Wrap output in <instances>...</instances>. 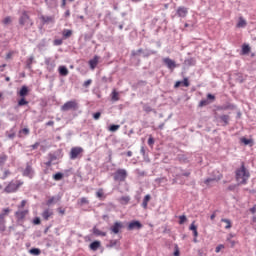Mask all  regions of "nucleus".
<instances>
[{
  "instance_id": "7c9ffc66",
  "label": "nucleus",
  "mask_w": 256,
  "mask_h": 256,
  "mask_svg": "<svg viewBox=\"0 0 256 256\" xmlns=\"http://www.w3.org/2000/svg\"><path fill=\"white\" fill-rule=\"evenodd\" d=\"M111 100H112V102L119 101V93L115 89H113V91L111 93Z\"/></svg>"
},
{
  "instance_id": "393cba45",
  "label": "nucleus",
  "mask_w": 256,
  "mask_h": 256,
  "mask_svg": "<svg viewBox=\"0 0 256 256\" xmlns=\"http://www.w3.org/2000/svg\"><path fill=\"white\" fill-rule=\"evenodd\" d=\"M219 119L222 123H224V126L229 125L230 116L227 114L219 116Z\"/></svg>"
},
{
  "instance_id": "a878e982",
  "label": "nucleus",
  "mask_w": 256,
  "mask_h": 256,
  "mask_svg": "<svg viewBox=\"0 0 256 256\" xmlns=\"http://www.w3.org/2000/svg\"><path fill=\"white\" fill-rule=\"evenodd\" d=\"M250 51H251V48H250L249 44H243V45H242L241 54H242L243 56L248 55V54L250 53Z\"/></svg>"
},
{
  "instance_id": "ddd939ff",
  "label": "nucleus",
  "mask_w": 256,
  "mask_h": 256,
  "mask_svg": "<svg viewBox=\"0 0 256 256\" xmlns=\"http://www.w3.org/2000/svg\"><path fill=\"white\" fill-rule=\"evenodd\" d=\"M188 15V8L185 6H179L176 11V16L178 18L184 19Z\"/></svg>"
},
{
  "instance_id": "6ab92c4d",
  "label": "nucleus",
  "mask_w": 256,
  "mask_h": 256,
  "mask_svg": "<svg viewBox=\"0 0 256 256\" xmlns=\"http://www.w3.org/2000/svg\"><path fill=\"white\" fill-rule=\"evenodd\" d=\"M99 62V57L95 55L93 59L89 60V67L91 70H94L97 67V64Z\"/></svg>"
},
{
  "instance_id": "39448f33",
  "label": "nucleus",
  "mask_w": 256,
  "mask_h": 256,
  "mask_svg": "<svg viewBox=\"0 0 256 256\" xmlns=\"http://www.w3.org/2000/svg\"><path fill=\"white\" fill-rule=\"evenodd\" d=\"M19 25L20 26H26L27 28L33 27V21L31 20V17H29V14H27V11H23L22 15L19 18Z\"/></svg>"
},
{
  "instance_id": "603ef678",
  "label": "nucleus",
  "mask_w": 256,
  "mask_h": 256,
  "mask_svg": "<svg viewBox=\"0 0 256 256\" xmlns=\"http://www.w3.org/2000/svg\"><path fill=\"white\" fill-rule=\"evenodd\" d=\"M187 221L186 215L179 216V224L183 225Z\"/></svg>"
},
{
  "instance_id": "b1692460",
  "label": "nucleus",
  "mask_w": 256,
  "mask_h": 256,
  "mask_svg": "<svg viewBox=\"0 0 256 256\" xmlns=\"http://www.w3.org/2000/svg\"><path fill=\"white\" fill-rule=\"evenodd\" d=\"M100 245H101V244H100V241L95 240V241H93V242L90 243L89 248H90L92 251H97V250L99 249Z\"/></svg>"
},
{
  "instance_id": "a19ab883",
  "label": "nucleus",
  "mask_w": 256,
  "mask_h": 256,
  "mask_svg": "<svg viewBox=\"0 0 256 256\" xmlns=\"http://www.w3.org/2000/svg\"><path fill=\"white\" fill-rule=\"evenodd\" d=\"M221 222L226 223L225 229L228 230L232 227L230 219L222 218Z\"/></svg>"
},
{
  "instance_id": "2eb2a0df",
  "label": "nucleus",
  "mask_w": 256,
  "mask_h": 256,
  "mask_svg": "<svg viewBox=\"0 0 256 256\" xmlns=\"http://www.w3.org/2000/svg\"><path fill=\"white\" fill-rule=\"evenodd\" d=\"M44 63L47 66L48 72L52 73L55 70V61H52L50 57H46Z\"/></svg>"
},
{
  "instance_id": "49530a36",
  "label": "nucleus",
  "mask_w": 256,
  "mask_h": 256,
  "mask_svg": "<svg viewBox=\"0 0 256 256\" xmlns=\"http://www.w3.org/2000/svg\"><path fill=\"white\" fill-rule=\"evenodd\" d=\"M239 182L238 184H231L228 186L227 190L230 191V192H235V190L237 189V187H239Z\"/></svg>"
},
{
  "instance_id": "9b49d317",
  "label": "nucleus",
  "mask_w": 256,
  "mask_h": 256,
  "mask_svg": "<svg viewBox=\"0 0 256 256\" xmlns=\"http://www.w3.org/2000/svg\"><path fill=\"white\" fill-rule=\"evenodd\" d=\"M48 158L50 159V162H52V163L63 158V150L58 149L55 152L48 153Z\"/></svg>"
},
{
  "instance_id": "c03bdc74",
  "label": "nucleus",
  "mask_w": 256,
  "mask_h": 256,
  "mask_svg": "<svg viewBox=\"0 0 256 256\" xmlns=\"http://www.w3.org/2000/svg\"><path fill=\"white\" fill-rule=\"evenodd\" d=\"M178 160L180 163H183V164L189 163V160L185 155H179Z\"/></svg>"
},
{
  "instance_id": "bf43d9fd",
  "label": "nucleus",
  "mask_w": 256,
  "mask_h": 256,
  "mask_svg": "<svg viewBox=\"0 0 256 256\" xmlns=\"http://www.w3.org/2000/svg\"><path fill=\"white\" fill-rule=\"evenodd\" d=\"M40 145H41L40 142H35L34 144L30 145V148H31L32 150H37Z\"/></svg>"
},
{
  "instance_id": "dca6fc26",
  "label": "nucleus",
  "mask_w": 256,
  "mask_h": 256,
  "mask_svg": "<svg viewBox=\"0 0 256 256\" xmlns=\"http://www.w3.org/2000/svg\"><path fill=\"white\" fill-rule=\"evenodd\" d=\"M10 213H11V208L9 207L3 208L2 212L0 213V222H7L5 217L9 216Z\"/></svg>"
},
{
  "instance_id": "5fc2aeb1",
  "label": "nucleus",
  "mask_w": 256,
  "mask_h": 256,
  "mask_svg": "<svg viewBox=\"0 0 256 256\" xmlns=\"http://www.w3.org/2000/svg\"><path fill=\"white\" fill-rule=\"evenodd\" d=\"M29 128H23L19 131V134H24L25 136H29Z\"/></svg>"
},
{
  "instance_id": "3c124183",
  "label": "nucleus",
  "mask_w": 256,
  "mask_h": 256,
  "mask_svg": "<svg viewBox=\"0 0 256 256\" xmlns=\"http://www.w3.org/2000/svg\"><path fill=\"white\" fill-rule=\"evenodd\" d=\"M2 23L7 26L11 24V16H7L4 18V20L2 21Z\"/></svg>"
},
{
  "instance_id": "f257e3e1",
  "label": "nucleus",
  "mask_w": 256,
  "mask_h": 256,
  "mask_svg": "<svg viewBox=\"0 0 256 256\" xmlns=\"http://www.w3.org/2000/svg\"><path fill=\"white\" fill-rule=\"evenodd\" d=\"M249 178L250 173L246 170L244 162H242L241 167L236 170V181L239 185H246Z\"/></svg>"
},
{
  "instance_id": "e433bc0d",
  "label": "nucleus",
  "mask_w": 256,
  "mask_h": 256,
  "mask_svg": "<svg viewBox=\"0 0 256 256\" xmlns=\"http://www.w3.org/2000/svg\"><path fill=\"white\" fill-rule=\"evenodd\" d=\"M29 105V101L25 99V97H21V99L18 101V107H23Z\"/></svg>"
},
{
  "instance_id": "0e129e2a",
  "label": "nucleus",
  "mask_w": 256,
  "mask_h": 256,
  "mask_svg": "<svg viewBox=\"0 0 256 256\" xmlns=\"http://www.w3.org/2000/svg\"><path fill=\"white\" fill-rule=\"evenodd\" d=\"M154 143H155L154 138L152 136H150L148 139V146L152 147L154 145Z\"/></svg>"
},
{
  "instance_id": "20e7f679",
  "label": "nucleus",
  "mask_w": 256,
  "mask_h": 256,
  "mask_svg": "<svg viewBox=\"0 0 256 256\" xmlns=\"http://www.w3.org/2000/svg\"><path fill=\"white\" fill-rule=\"evenodd\" d=\"M173 173L175 174V179L179 180L182 177L189 178L192 170L191 169H183L182 167H174Z\"/></svg>"
},
{
  "instance_id": "4468645a",
  "label": "nucleus",
  "mask_w": 256,
  "mask_h": 256,
  "mask_svg": "<svg viewBox=\"0 0 256 256\" xmlns=\"http://www.w3.org/2000/svg\"><path fill=\"white\" fill-rule=\"evenodd\" d=\"M123 229V224L120 221L114 222V225L110 227V231L114 234H118Z\"/></svg>"
},
{
  "instance_id": "0eeeda50",
  "label": "nucleus",
  "mask_w": 256,
  "mask_h": 256,
  "mask_svg": "<svg viewBox=\"0 0 256 256\" xmlns=\"http://www.w3.org/2000/svg\"><path fill=\"white\" fill-rule=\"evenodd\" d=\"M84 149L80 146L72 147L69 153L70 160L74 161L76 159L81 158Z\"/></svg>"
},
{
  "instance_id": "423d86ee",
  "label": "nucleus",
  "mask_w": 256,
  "mask_h": 256,
  "mask_svg": "<svg viewBox=\"0 0 256 256\" xmlns=\"http://www.w3.org/2000/svg\"><path fill=\"white\" fill-rule=\"evenodd\" d=\"M78 109H79V105L76 102V100L67 101L61 106L62 112L77 111Z\"/></svg>"
},
{
  "instance_id": "1a4fd4ad",
  "label": "nucleus",
  "mask_w": 256,
  "mask_h": 256,
  "mask_svg": "<svg viewBox=\"0 0 256 256\" xmlns=\"http://www.w3.org/2000/svg\"><path fill=\"white\" fill-rule=\"evenodd\" d=\"M23 177H27L29 179H33L35 177V170L31 164L27 163L26 168L22 172Z\"/></svg>"
},
{
  "instance_id": "a18cd8bd",
  "label": "nucleus",
  "mask_w": 256,
  "mask_h": 256,
  "mask_svg": "<svg viewBox=\"0 0 256 256\" xmlns=\"http://www.w3.org/2000/svg\"><path fill=\"white\" fill-rule=\"evenodd\" d=\"M78 204H79L80 206L88 205V204H89V200H88L86 197H81V198H80V202H78Z\"/></svg>"
},
{
  "instance_id": "4c0bfd02",
  "label": "nucleus",
  "mask_w": 256,
  "mask_h": 256,
  "mask_svg": "<svg viewBox=\"0 0 256 256\" xmlns=\"http://www.w3.org/2000/svg\"><path fill=\"white\" fill-rule=\"evenodd\" d=\"M241 143H243L245 146H248L250 144H253V139H248L246 137L241 138Z\"/></svg>"
},
{
  "instance_id": "37998d69",
  "label": "nucleus",
  "mask_w": 256,
  "mask_h": 256,
  "mask_svg": "<svg viewBox=\"0 0 256 256\" xmlns=\"http://www.w3.org/2000/svg\"><path fill=\"white\" fill-rule=\"evenodd\" d=\"M11 171L9 169H6L3 173V175L0 177L1 180L5 181L10 176Z\"/></svg>"
},
{
  "instance_id": "79ce46f5",
  "label": "nucleus",
  "mask_w": 256,
  "mask_h": 256,
  "mask_svg": "<svg viewBox=\"0 0 256 256\" xmlns=\"http://www.w3.org/2000/svg\"><path fill=\"white\" fill-rule=\"evenodd\" d=\"M143 53H144L143 49L140 48V49H138V50H132V51H131V56H132V57H136V56H139V54H143Z\"/></svg>"
},
{
  "instance_id": "6e6552de",
  "label": "nucleus",
  "mask_w": 256,
  "mask_h": 256,
  "mask_svg": "<svg viewBox=\"0 0 256 256\" xmlns=\"http://www.w3.org/2000/svg\"><path fill=\"white\" fill-rule=\"evenodd\" d=\"M29 214V210H18L15 212L16 222L21 226L25 222V217Z\"/></svg>"
},
{
  "instance_id": "6e6d98bb",
  "label": "nucleus",
  "mask_w": 256,
  "mask_h": 256,
  "mask_svg": "<svg viewBox=\"0 0 256 256\" xmlns=\"http://www.w3.org/2000/svg\"><path fill=\"white\" fill-rule=\"evenodd\" d=\"M235 109V105L233 104H229L225 107H221V110H234Z\"/></svg>"
},
{
  "instance_id": "cd10ccee",
  "label": "nucleus",
  "mask_w": 256,
  "mask_h": 256,
  "mask_svg": "<svg viewBox=\"0 0 256 256\" xmlns=\"http://www.w3.org/2000/svg\"><path fill=\"white\" fill-rule=\"evenodd\" d=\"M246 25H247L246 20L243 17H239V21L237 23V28L238 29H243V28L246 27Z\"/></svg>"
},
{
  "instance_id": "13d9d810",
  "label": "nucleus",
  "mask_w": 256,
  "mask_h": 256,
  "mask_svg": "<svg viewBox=\"0 0 256 256\" xmlns=\"http://www.w3.org/2000/svg\"><path fill=\"white\" fill-rule=\"evenodd\" d=\"M55 203V196H52L46 201L47 206H51V204Z\"/></svg>"
},
{
  "instance_id": "5701e85b",
  "label": "nucleus",
  "mask_w": 256,
  "mask_h": 256,
  "mask_svg": "<svg viewBox=\"0 0 256 256\" xmlns=\"http://www.w3.org/2000/svg\"><path fill=\"white\" fill-rule=\"evenodd\" d=\"M7 160H9V156L5 153L0 154V167L5 166L7 163Z\"/></svg>"
},
{
  "instance_id": "c756f323",
  "label": "nucleus",
  "mask_w": 256,
  "mask_h": 256,
  "mask_svg": "<svg viewBox=\"0 0 256 256\" xmlns=\"http://www.w3.org/2000/svg\"><path fill=\"white\" fill-rule=\"evenodd\" d=\"M63 177H65V174H64V173H62V172H57V173H55V174L53 175V180L58 182V181L63 180Z\"/></svg>"
},
{
  "instance_id": "4d7b16f0",
  "label": "nucleus",
  "mask_w": 256,
  "mask_h": 256,
  "mask_svg": "<svg viewBox=\"0 0 256 256\" xmlns=\"http://www.w3.org/2000/svg\"><path fill=\"white\" fill-rule=\"evenodd\" d=\"M208 104H209L208 100L203 99V100L200 101L199 107L202 108V107L207 106Z\"/></svg>"
},
{
  "instance_id": "2f4dec72",
  "label": "nucleus",
  "mask_w": 256,
  "mask_h": 256,
  "mask_svg": "<svg viewBox=\"0 0 256 256\" xmlns=\"http://www.w3.org/2000/svg\"><path fill=\"white\" fill-rule=\"evenodd\" d=\"M29 253L31 254V255H33V256H39V255H41V249L40 248H31L30 250H29Z\"/></svg>"
},
{
  "instance_id": "9d476101",
  "label": "nucleus",
  "mask_w": 256,
  "mask_h": 256,
  "mask_svg": "<svg viewBox=\"0 0 256 256\" xmlns=\"http://www.w3.org/2000/svg\"><path fill=\"white\" fill-rule=\"evenodd\" d=\"M143 228V224L139 220H132L127 225L128 231L140 230Z\"/></svg>"
},
{
  "instance_id": "72a5a7b5",
  "label": "nucleus",
  "mask_w": 256,
  "mask_h": 256,
  "mask_svg": "<svg viewBox=\"0 0 256 256\" xmlns=\"http://www.w3.org/2000/svg\"><path fill=\"white\" fill-rule=\"evenodd\" d=\"M189 229H190L191 231H193V236H194L195 238H197V236H198L197 226L195 225V222H194V221H193L192 224L190 225Z\"/></svg>"
},
{
  "instance_id": "8fccbe9b",
  "label": "nucleus",
  "mask_w": 256,
  "mask_h": 256,
  "mask_svg": "<svg viewBox=\"0 0 256 256\" xmlns=\"http://www.w3.org/2000/svg\"><path fill=\"white\" fill-rule=\"evenodd\" d=\"M53 45L56 46V47H59V46L63 45V39H55L53 41Z\"/></svg>"
},
{
  "instance_id": "69168bd1",
  "label": "nucleus",
  "mask_w": 256,
  "mask_h": 256,
  "mask_svg": "<svg viewBox=\"0 0 256 256\" xmlns=\"http://www.w3.org/2000/svg\"><path fill=\"white\" fill-rule=\"evenodd\" d=\"M100 117H101V113H100V112H95V113L93 114V119H94L95 121L99 120Z\"/></svg>"
},
{
  "instance_id": "58836bf2",
  "label": "nucleus",
  "mask_w": 256,
  "mask_h": 256,
  "mask_svg": "<svg viewBox=\"0 0 256 256\" xmlns=\"http://www.w3.org/2000/svg\"><path fill=\"white\" fill-rule=\"evenodd\" d=\"M7 221H0V233L3 234L7 230Z\"/></svg>"
},
{
  "instance_id": "774afa93",
  "label": "nucleus",
  "mask_w": 256,
  "mask_h": 256,
  "mask_svg": "<svg viewBox=\"0 0 256 256\" xmlns=\"http://www.w3.org/2000/svg\"><path fill=\"white\" fill-rule=\"evenodd\" d=\"M174 256H180V251L178 249V245L175 246Z\"/></svg>"
},
{
  "instance_id": "ea45409f",
  "label": "nucleus",
  "mask_w": 256,
  "mask_h": 256,
  "mask_svg": "<svg viewBox=\"0 0 256 256\" xmlns=\"http://www.w3.org/2000/svg\"><path fill=\"white\" fill-rule=\"evenodd\" d=\"M217 182V178L215 177H209L205 179L204 184L209 186L211 183Z\"/></svg>"
},
{
  "instance_id": "c85d7f7f",
  "label": "nucleus",
  "mask_w": 256,
  "mask_h": 256,
  "mask_svg": "<svg viewBox=\"0 0 256 256\" xmlns=\"http://www.w3.org/2000/svg\"><path fill=\"white\" fill-rule=\"evenodd\" d=\"M150 199H151V195L150 194L145 195V197L143 198V202L141 204L143 209H147L148 202L150 201Z\"/></svg>"
},
{
  "instance_id": "412c9836",
  "label": "nucleus",
  "mask_w": 256,
  "mask_h": 256,
  "mask_svg": "<svg viewBox=\"0 0 256 256\" xmlns=\"http://www.w3.org/2000/svg\"><path fill=\"white\" fill-rule=\"evenodd\" d=\"M93 235L96 237H106L107 233L99 230L96 226L92 229Z\"/></svg>"
},
{
  "instance_id": "473e14b6",
  "label": "nucleus",
  "mask_w": 256,
  "mask_h": 256,
  "mask_svg": "<svg viewBox=\"0 0 256 256\" xmlns=\"http://www.w3.org/2000/svg\"><path fill=\"white\" fill-rule=\"evenodd\" d=\"M62 35L65 39H69L73 35V31L69 29H64V31L62 32Z\"/></svg>"
},
{
  "instance_id": "f704fd0d",
  "label": "nucleus",
  "mask_w": 256,
  "mask_h": 256,
  "mask_svg": "<svg viewBox=\"0 0 256 256\" xmlns=\"http://www.w3.org/2000/svg\"><path fill=\"white\" fill-rule=\"evenodd\" d=\"M143 111L147 114L151 113V112H154L156 113V111L151 107L149 106L148 104H144L143 105Z\"/></svg>"
},
{
  "instance_id": "f8f14e48",
  "label": "nucleus",
  "mask_w": 256,
  "mask_h": 256,
  "mask_svg": "<svg viewBox=\"0 0 256 256\" xmlns=\"http://www.w3.org/2000/svg\"><path fill=\"white\" fill-rule=\"evenodd\" d=\"M163 63L166 65L167 69L173 71L176 69L177 65L176 62L169 57L163 58Z\"/></svg>"
},
{
  "instance_id": "f03ea898",
  "label": "nucleus",
  "mask_w": 256,
  "mask_h": 256,
  "mask_svg": "<svg viewBox=\"0 0 256 256\" xmlns=\"http://www.w3.org/2000/svg\"><path fill=\"white\" fill-rule=\"evenodd\" d=\"M23 180H11L8 185L4 188V193L11 194L16 193L21 186H23Z\"/></svg>"
},
{
  "instance_id": "864d4df0",
  "label": "nucleus",
  "mask_w": 256,
  "mask_h": 256,
  "mask_svg": "<svg viewBox=\"0 0 256 256\" xmlns=\"http://www.w3.org/2000/svg\"><path fill=\"white\" fill-rule=\"evenodd\" d=\"M31 65H33V56H31L26 62L27 69H31Z\"/></svg>"
},
{
  "instance_id": "680f3d73",
  "label": "nucleus",
  "mask_w": 256,
  "mask_h": 256,
  "mask_svg": "<svg viewBox=\"0 0 256 256\" xmlns=\"http://www.w3.org/2000/svg\"><path fill=\"white\" fill-rule=\"evenodd\" d=\"M93 37V34L90 33V34H85L84 35V41L87 42V41H90Z\"/></svg>"
},
{
  "instance_id": "052dcab7",
  "label": "nucleus",
  "mask_w": 256,
  "mask_h": 256,
  "mask_svg": "<svg viewBox=\"0 0 256 256\" xmlns=\"http://www.w3.org/2000/svg\"><path fill=\"white\" fill-rule=\"evenodd\" d=\"M96 197L101 199L103 197V189L100 188L97 192H96Z\"/></svg>"
},
{
  "instance_id": "de8ad7c7",
  "label": "nucleus",
  "mask_w": 256,
  "mask_h": 256,
  "mask_svg": "<svg viewBox=\"0 0 256 256\" xmlns=\"http://www.w3.org/2000/svg\"><path fill=\"white\" fill-rule=\"evenodd\" d=\"M119 128H120V125H118V124H112V125H110V127H109V131H110V132H116Z\"/></svg>"
},
{
  "instance_id": "4be33fe9",
  "label": "nucleus",
  "mask_w": 256,
  "mask_h": 256,
  "mask_svg": "<svg viewBox=\"0 0 256 256\" xmlns=\"http://www.w3.org/2000/svg\"><path fill=\"white\" fill-rule=\"evenodd\" d=\"M184 64H185V66L193 67L196 65V59L193 57L187 58V59H185Z\"/></svg>"
},
{
  "instance_id": "a211bd4d",
  "label": "nucleus",
  "mask_w": 256,
  "mask_h": 256,
  "mask_svg": "<svg viewBox=\"0 0 256 256\" xmlns=\"http://www.w3.org/2000/svg\"><path fill=\"white\" fill-rule=\"evenodd\" d=\"M59 75L62 77H67L69 75V69L67 66L61 65L58 68Z\"/></svg>"
},
{
  "instance_id": "338daca9",
  "label": "nucleus",
  "mask_w": 256,
  "mask_h": 256,
  "mask_svg": "<svg viewBox=\"0 0 256 256\" xmlns=\"http://www.w3.org/2000/svg\"><path fill=\"white\" fill-rule=\"evenodd\" d=\"M117 243H118V240H110L109 246H110L111 248H113V247H115V246L117 245Z\"/></svg>"
},
{
  "instance_id": "e2e57ef3",
  "label": "nucleus",
  "mask_w": 256,
  "mask_h": 256,
  "mask_svg": "<svg viewBox=\"0 0 256 256\" xmlns=\"http://www.w3.org/2000/svg\"><path fill=\"white\" fill-rule=\"evenodd\" d=\"M182 84L184 87L188 88L190 85L188 78H184V80L182 81Z\"/></svg>"
},
{
  "instance_id": "f3484780",
  "label": "nucleus",
  "mask_w": 256,
  "mask_h": 256,
  "mask_svg": "<svg viewBox=\"0 0 256 256\" xmlns=\"http://www.w3.org/2000/svg\"><path fill=\"white\" fill-rule=\"evenodd\" d=\"M53 215V210L52 209H49V208H46L43 212H42V218L45 220V221H49V218H51Z\"/></svg>"
},
{
  "instance_id": "7ed1b4c3",
  "label": "nucleus",
  "mask_w": 256,
  "mask_h": 256,
  "mask_svg": "<svg viewBox=\"0 0 256 256\" xmlns=\"http://www.w3.org/2000/svg\"><path fill=\"white\" fill-rule=\"evenodd\" d=\"M128 177L127 170L124 168H118L114 173H113V179L114 182H119L123 183Z\"/></svg>"
},
{
  "instance_id": "aec40b11",
  "label": "nucleus",
  "mask_w": 256,
  "mask_h": 256,
  "mask_svg": "<svg viewBox=\"0 0 256 256\" xmlns=\"http://www.w3.org/2000/svg\"><path fill=\"white\" fill-rule=\"evenodd\" d=\"M18 95L21 97V98H25L27 97V95H29V87L27 86H22L20 91L18 92Z\"/></svg>"
},
{
  "instance_id": "09e8293b",
  "label": "nucleus",
  "mask_w": 256,
  "mask_h": 256,
  "mask_svg": "<svg viewBox=\"0 0 256 256\" xmlns=\"http://www.w3.org/2000/svg\"><path fill=\"white\" fill-rule=\"evenodd\" d=\"M47 5H48V7L53 9L54 7H57V0H50V1H48Z\"/></svg>"
},
{
  "instance_id": "c9c22d12",
  "label": "nucleus",
  "mask_w": 256,
  "mask_h": 256,
  "mask_svg": "<svg viewBox=\"0 0 256 256\" xmlns=\"http://www.w3.org/2000/svg\"><path fill=\"white\" fill-rule=\"evenodd\" d=\"M41 20H42L43 24H49V23L53 22V17L41 16Z\"/></svg>"
},
{
  "instance_id": "bb28decb",
  "label": "nucleus",
  "mask_w": 256,
  "mask_h": 256,
  "mask_svg": "<svg viewBox=\"0 0 256 256\" xmlns=\"http://www.w3.org/2000/svg\"><path fill=\"white\" fill-rule=\"evenodd\" d=\"M157 51L156 50H150V49H146L145 51H143V58H148L152 55H156Z\"/></svg>"
}]
</instances>
